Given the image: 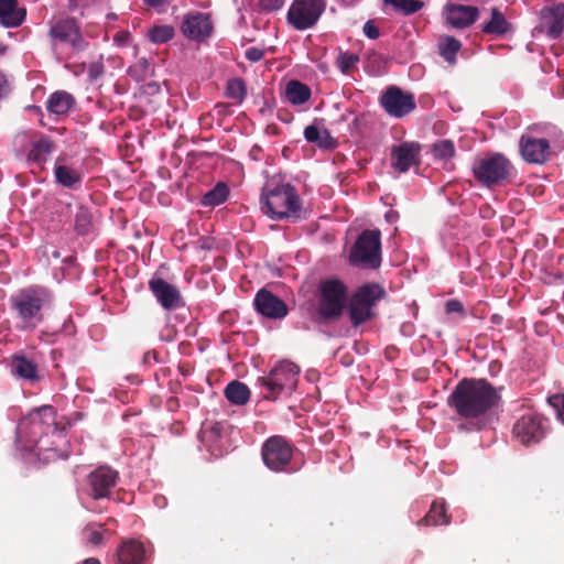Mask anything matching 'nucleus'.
Wrapping results in <instances>:
<instances>
[{
	"mask_svg": "<svg viewBox=\"0 0 564 564\" xmlns=\"http://www.w3.org/2000/svg\"><path fill=\"white\" fill-rule=\"evenodd\" d=\"M64 440V430L56 423L54 408L44 405L24 416L17 427L18 446L23 451L43 456L44 460L61 457L58 445Z\"/></svg>",
	"mask_w": 564,
	"mask_h": 564,
	"instance_id": "1",
	"label": "nucleus"
},
{
	"mask_svg": "<svg viewBox=\"0 0 564 564\" xmlns=\"http://www.w3.org/2000/svg\"><path fill=\"white\" fill-rule=\"evenodd\" d=\"M498 400V392L485 379H463L448 397V404L469 419L485 414Z\"/></svg>",
	"mask_w": 564,
	"mask_h": 564,
	"instance_id": "2",
	"label": "nucleus"
},
{
	"mask_svg": "<svg viewBox=\"0 0 564 564\" xmlns=\"http://www.w3.org/2000/svg\"><path fill=\"white\" fill-rule=\"evenodd\" d=\"M563 148V133L552 123L530 126L519 141L522 159L531 164H544Z\"/></svg>",
	"mask_w": 564,
	"mask_h": 564,
	"instance_id": "3",
	"label": "nucleus"
},
{
	"mask_svg": "<svg viewBox=\"0 0 564 564\" xmlns=\"http://www.w3.org/2000/svg\"><path fill=\"white\" fill-rule=\"evenodd\" d=\"M261 209L272 219L300 217L301 203L295 188L283 182L269 181L261 194Z\"/></svg>",
	"mask_w": 564,
	"mask_h": 564,
	"instance_id": "4",
	"label": "nucleus"
},
{
	"mask_svg": "<svg viewBox=\"0 0 564 564\" xmlns=\"http://www.w3.org/2000/svg\"><path fill=\"white\" fill-rule=\"evenodd\" d=\"M300 367L289 360L279 361L265 377L258 382L265 389L263 397L275 400L282 394H291L299 382Z\"/></svg>",
	"mask_w": 564,
	"mask_h": 564,
	"instance_id": "5",
	"label": "nucleus"
},
{
	"mask_svg": "<svg viewBox=\"0 0 564 564\" xmlns=\"http://www.w3.org/2000/svg\"><path fill=\"white\" fill-rule=\"evenodd\" d=\"M347 303V288L337 279L324 280L317 290V312L325 321L338 318Z\"/></svg>",
	"mask_w": 564,
	"mask_h": 564,
	"instance_id": "6",
	"label": "nucleus"
},
{
	"mask_svg": "<svg viewBox=\"0 0 564 564\" xmlns=\"http://www.w3.org/2000/svg\"><path fill=\"white\" fill-rule=\"evenodd\" d=\"M12 306L24 322L41 318V310L52 301L48 290L42 286H29L20 290L11 299Z\"/></svg>",
	"mask_w": 564,
	"mask_h": 564,
	"instance_id": "7",
	"label": "nucleus"
},
{
	"mask_svg": "<svg viewBox=\"0 0 564 564\" xmlns=\"http://www.w3.org/2000/svg\"><path fill=\"white\" fill-rule=\"evenodd\" d=\"M380 236L379 230H365L351 251V263L362 268H378L381 263Z\"/></svg>",
	"mask_w": 564,
	"mask_h": 564,
	"instance_id": "8",
	"label": "nucleus"
},
{
	"mask_svg": "<svg viewBox=\"0 0 564 564\" xmlns=\"http://www.w3.org/2000/svg\"><path fill=\"white\" fill-rule=\"evenodd\" d=\"M384 295L383 289L376 283L365 284L352 295L349 315L352 324L358 326L372 316V307Z\"/></svg>",
	"mask_w": 564,
	"mask_h": 564,
	"instance_id": "9",
	"label": "nucleus"
},
{
	"mask_svg": "<svg viewBox=\"0 0 564 564\" xmlns=\"http://www.w3.org/2000/svg\"><path fill=\"white\" fill-rule=\"evenodd\" d=\"M512 164L502 154H495L479 162L474 169L475 177L485 186L506 181L512 174Z\"/></svg>",
	"mask_w": 564,
	"mask_h": 564,
	"instance_id": "10",
	"label": "nucleus"
},
{
	"mask_svg": "<svg viewBox=\"0 0 564 564\" xmlns=\"http://www.w3.org/2000/svg\"><path fill=\"white\" fill-rule=\"evenodd\" d=\"M324 0H294L288 12V20L296 30L312 28L325 10Z\"/></svg>",
	"mask_w": 564,
	"mask_h": 564,
	"instance_id": "11",
	"label": "nucleus"
},
{
	"mask_svg": "<svg viewBox=\"0 0 564 564\" xmlns=\"http://www.w3.org/2000/svg\"><path fill=\"white\" fill-rule=\"evenodd\" d=\"M292 457L293 447L283 436H271L262 446L263 462L273 471L284 470Z\"/></svg>",
	"mask_w": 564,
	"mask_h": 564,
	"instance_id": "12",
	"label": "nucleus"
},
{
	"mask_svg": "<svg viewBox=\"0 0 564 564\" xmlns=\"http://www.w3.org/2000/svg\"><path fill=\"white\" fill-rule=\"evenodd\" d=\"M380 106L392 118L401 119L410 115L415 108L414 95L403 91L397 86H390L379 99Z\"/></svg>",
	"mask_w": 564,
	"mask_h": 564,
	"instance_id": "13",
	"label": "nucleus"
},
{
	"mask_svg": "<svg viewBox=\"0 0 564 564\" xmlns=\"http://www.w3.org/2000/svg\"><path fill=\"white\" fill-rule=\"evenodd\" d=\"M544 433V420L536 413L522 415L513 426L514 437L523 445L540 442Z\"/></svg>",
	"mask_w": 564,
	"mask_h": 564,
	"instance_id": "14",
	"label": "nucleus"
},
{
	"mask_svg": "<svg viewBox=\"0 0 564 564\" xmlns=\"http://www.w3.org/2000/svg\"><path fill=\"white\" fill-rule=\"evenodd\" d=\"M181 31L187 39L202 42L210 36L213 23L205 13L189 12L183 19Z\"/></svg>",
	"mask_w": 564,
	"mask_h": 564,
	"instance_id": "15",
	"label": "nucleus"
},
{
	"mask_svg": "<svg viewBox=\"0 0 564 564\" xmlns=\"http://www.w3.org/2000/svg\"><path fill=\"white\" fill-rule=\"evenodd\" d=\"M421 145L416 142H403L391 150V166L399 173H405L420 163Z\"/></svg>",
	"mask_w": 564,
	"mask_h": 564,
	"instance_id": "16",
	"label": "nucleus"
},
{
	"mask_svg": "<svg viewBox=\"0 0 564 564\" xmlns=\"http://www.w3.org/2000/svg\"><path fill=\"white\" fill-rule=\"evenodd\" d=\"M118 473L109 467H99L88 476L91 496L95 499L106 498L116 486Z\"/></svg>",
	"mask_w": 564,
	"mask_h": 564,
	"instance_id": "17",
	"label": "nucleus"
},
{
	"mask_svg": "<svg viewBox=\"0 0 564 564\" xmlns=\"http://www.w3.org/2000/svg\"><path fill=\"white\" fill-rule=\"evenodd\" d=\"M50 36L56 43L69 44L79 50L83 47V37L78 25L73 19L59 20L50 29Z\"/></svg>",
	"mask_w": 564,
	"mask_h": 564,
	"instance_id": "18",
	"label": "nucleus"
},
{
	"mask_svg": "<svg viewBox=\"0 0 564 564\" xmlns=\"http://www.w3.org/2000/svg\"><path fill=\"white\" fill-rule=\"evenodd\" d=\"M149 289L165 310H173L183 304L178 289L162 278H152L149 282Z\"/></svg>",
	"mask_w": 564,
	"mask_h": 564,
	"instance_id": "19",
	"label": "nucleus"
},
{
	"mask_svg": "<svg viewBox=\"0 0 564 564\" xmlns=\"http://www.w3.org/2000/svg\"><path fill=\"white\" fill-rule=\"evenodd\" d=\"M446 22L456 29L471 25L478 18V9L473 6L448 3L444 8Z\"/></svg>",
	"mask_w": 564,
	"mask_h": 564,
	"instance_id": "20",
	"label": "nucleus"
},
{
	"mask_svg": "<svg viewBox=\"0 0 564 564\" xmlns=\"http://www.w3.org/2000/svg\"><path fill=\"white\" fill-rule=\"evenodd\" d=\"M257 311L270 318H282L288 314L285 303L267 290H261L254 299Z\"/></svg>",
	"mask_w": 564,
	"mask_h": 564,
	"instance_id": "21",
	"label": "nucleus"
},
{
	"mask_svg": "<svg viewBox=\"0 0 564 564\" xmlns=\"http://www.w3.org/2000/svg\"><path fill=\"white\" fill-rule=\"evenodd\" d=\"M200 438L214 456L218 457L224 454V426L220 423L216 422L204 425Z\"/></svg>",
	"mask_w": 564,
	"mask_h": 564,
	"instance_id": "22",
	"label": "nucleus"
},
{
	"mask_svg": "<svg viewBox=\"0 0 564 564\" xmlns=\"http://www.w3.org/2000/svg\"><path fill=\"white\" fill-rule=\"evenodd\" d=\"M26 15V10L18 6L17 0H0V22L6 28L20 26Z\"/></svg>",
	"mask_w": 564,
	"mask_h": 564,
	"instance_id": "23",
	"label": "nucleus"
},
{
	"mask_svg": "<svg viewBox=\"0 0 564 564\" xmlns=\"http://www.w3.org/2000/svg\"><path fill=\"white\" fill-rule=\"evenodd\" d=\"M144 547L135 540H128L118 550L119 564H142L144 560Z\"/></svg>",
	"mask_w": 564,
	"mask_h": 564,
	"instance_id": "24",
	"label": "nucleus"
},
{
	"mask_svg": "<svg viewBox=\"0 0 564 564\" xmlns=\"http://www.w3.org/2000/svg\"><path fill=\"white\" fill-rule=\"evenodd\" d=\"M543 18L547 35L553 39L558 37L564 30V4L560 3L547 9Z\"/></svg>",
	"mask_w": 564,
	"mask_h": 564,
	"instance_id": "25",
	"label": "nucleus"
},
{
	"mask_svg": "<svg viewBox=\"0 0 564 564\" xmlns=\"http://www.w3.org/2000/svg\"><path fill=\"white\" fill-rule=\"evenodd\" d=\"M11 372L13 376L30 382H35L40 379L36 365L24 356L13 357Z\"/></svg>",
	"mask_w": 564,
	"mask_h": 564,
	"instance_id": "26",
	"label": "nucleus"
},
{
	"mask_svg": "<svg viewBox=\"0 0 564 564\" xmlns=\"http://www.w3.org/2000/svg\"><path fill=\"white\" fill-rule=\"evenodd\" d=\"M74 104V98L66 91H55L47 100V109L55 115H65Z\"/></svg>",
	"mask_w": 564,
	"mask_h": 564,
	"instance_id": "27",
	"label": "nucleus"
},
{
	"mask_svg": "<svg viewBox=\"0 0 564 564\" xmlns=\"http://www.w3.org/2000/svg\"><path fill=\"white\" fill-rule=\"evenodd\" d=\"M285 96L292 105H302L311 98V89L299 80H291L286 85Z\"/></svg>",
	"mask_w": 564,
	"mask_h": 564,
	"instance_id": "28",
	"label": "nucleus"
},
{
	"mask_svg": "<svg viewBox=\"0 0 564 564\" xmlns=\"http://www.w3.org/2000/svg\"><path fill=\"white\" fill-rule=\"evenodd\" d=\"M304 138L310 143H315L321 148H330L334 144V140L330 137L329 132L319 128L317 124L313 123L307 126L304 130Z\"/></svg>",
	"mask_w": 564,
	"mask_h": 564,
	"instance_id": "29",
	"label": "nucleus"
},
{
	"mask_svg": "<svg viewBox=\"0 0 564 564\" xmlns=\"http://www.w3.org/2000/svg\"><path fill=\"white\" fill-rule=\"evenodd\" d=\"M54 174L57 183L65 187H73L82 180V175L77 170L61 162L56 163Z\"/></svg>",
	"mask_w": 564,
	"mask_h": 564,
	"instance_id": "30",
	"label": "nucleus"
},
{
	"mask_svg": "<svg viewBox=\"0 0 564 564\" xmlns=\"http://www.w3.org/2000/svg\"><path fill=\"white\" fill-rule=\"evenodd\" d=\"M225 395L231 403L243 405L250 398V390L245 383L232 381L226 387Z\"/></svg>",
	"mask_w": 564,
	"mask_h": 564,
	"instance_id": "31",
	"label": "nucleus"
},
{
	"mask_svg": "<svg viewBox=\"0 0 564 564\" xmlns=\"http://www.w3.org/2000/svg\"><path fill=\"white\" fill-rule=\"evenodd\" d=\"M509 24L503 14L497 9L492 8L491 19L482 28V31L488 34L501 35L508 31Z\"/></svg>",
	"mask_w": 564,
	"mask_h": 564,
	"instance_id": "32",
	"label": "nucleus"
},
{
	"mask_svg": "<svg viewBox=\"0 0 564 564\" xmlns=\"http://www.w3.org/2000/svg\"><path fill=\"white\" fill-rule=\"evenodd\" d=\"M228 195V186L225 183H218L213 189L204 195L202 204L204 206L214 207L223 204L227 199Z\"/></svg>",
	"mask_w": 564,
	"mask_h": 564,
	"instance_id": "33",
	"label": "nucleus"
},
{
	"mask_svg": "<svg viewBox=\"0 0 564 564\" xmlns=\"http://www.w3.org/2000/svg\"><path fill=\"white\" fill-rule=\"evenodd\" d=\"M460 42L452 36H445L440 41L438 48L440 54L448 63H454L456 53L460 50Z\"/></svg>",
	"mask_w": 564,
	"mask_h": 564,
	"instance_id": "34",
	"label": "nucleus"
},
{
	"mask_svg": "<svg viewBox=\"0 0 564 564\" xmlns=\"http://www.w3.org/2000/svg\"><path fill=\"white\" fill-rule=\"evenodd\" d=\"M427 525L447 524L448 518L446 516L445 506L443 502H434L429 513L423 519Z\"/></svg>",
	"mask_w": 564,
	"mask_h": 564,
	"instance_id": "35",
	"label": "nucleus"
},
{
	"mask_svg": "<svg viewBox=\"0 0 564 564\" xmlns=\"http://www.w3.org/2000/svg\"><path fill=\"white\" fill-rule=\"evenodd\" d=\"M226 95L228 98L241 102L247 95V86L243 79L232 78L227 83Z\"/></svg>",
	"mask_w": 564,
	"mask_h": 564,
	"instance_id": "36",
	"label": "nucleus"
},
{
	"mask_svg": "<svg viewBox=\"0 0 564 564\" xmlns=\"http://www.w3.org/2000/svg\"><path fill=\"white\" fill-rule=\"evenodd\" d=\"M52 142L47 139H42L35 142L30 150L29 156L34 161H44L46 156L52 152Z\"/></svg>",
	"mask_w": 564,
	"mask_h": 564,
	"instance_id": "37",
	"label": "nucleus"
},
{
	"mask_svg": "<svg viewBox=\"0 0 564 564\" xmlns=\"http://www.w3.org/2000/svg\"><path fill=\"white\" fill-rule=\"evenodd\" d=\"M173 36L174 29L171 25H158L149 31V37L153 43H165Z\"/></svg>",
	"mask_w": 564,
	"mask_h": 564,
	"instance_id": "38",
	"label": "nucleus"
},
{
	"mask_svg": "<svg viewBox=\"0 0 564 564\" xmlns=\"http://www.w3.org/2000/svg\"><path fill=\"white\" fill-rule=\"evenodd\" d=\"M384 2L404 14H412L419 11L423 6L422 2L417 0H384Z\"/></svg>",
	"mask_w": 564,
	"mask_h": 564,
	"instance_id": "39",
	"label": "nucleus"
},
{
	"mask_svg": "<svg viewBox=\"0 0 564 564\" xmlns=\"http://www.w3.org/2000/svg\"><path fill=\"white\" fill-rule=\"evenodd\" d=\"M128 73L137 82H142L151 74V67L145 58H140L129 67Z\"/></svg>",
	"mask_w": 564,
	"mask_h": 564,
	"instance_id": "40",
	"label": "nucleus"
},
{
	"mask_svg": "<svg viewBox=\"0 0 564 564\" xmlns=\"http://www.w3.org/2000/svg\"><path fill=\"white\" fill-rule=\"evenodd\" d=\"M433 154L438 160H448L455 154V147L451 140H440L433 145Z\"/></svg>",
	"mask_w": 564,
	"mask_h": 564,
	"instance_id": "41",
	"label": "nucleus"
},
{
	"mask_svg": "<svg viewBox=\"0 0 564 564\" xmlns=\"http://www.w3.org/2000/svg\"><path fill=\"white\" fill-rule=\"evenodd\" d=\"M91 226V215L88 209L79 207L75 215V229L78 234L85 235Z\"/></svg>",
	"mask_w": 564,
	"mask_h": 564,
	"instance_id": "42",
	"label": "nucleus"
},
{
	"mask_svg": "<svg viewBox=\"0 0 564 564\" xmlns=\"http://www.w3.org/2000/svg\"><path fill=\"white\" fill-rule=\"evenodd\" d=\"M358 62L359 56L349 52H340L336 59V64L343 74H347Z\"/></svg>",
	"mask_w": 564,
	"mask_h": 564,
	"instance_id": "43",
	"label": "nucleus"
},
{
	"mask_svg": "<svg viewBox=\"0 0 564 564\" xmlns=\"http://www.w3.org/2000/svg\"><path fill=\"white\" fill-rule=\"evenodd\" d=\"M550 404L555 409L558 420L564 424V394L549 398Z\"/></svg>",
	"mask_w": 564,
	"mask_h": 564,
	"instance_id": "44",
	"label": "nucleus"
},
{
	"mask_svg": "<svg viewBox=\"0 0 564 564\" xmlns=\"http://www.w3.org/2000/svg\"><path fill=\"white\" fill-rule=\"evenodd\" d=\"M84 534L89 544L97 546L102 543V534L100 531L95 530L91 525H88L84 530Z\"/></svg>",
	"mask_w": 564,
	"mask_h": 564,
	"instance_id": "45",
	"label": "nucleus"
},
{
	"mask_svg": "<svg viewBox=\"0 0 564 564\" xmlns=\"http://www.w3.org/2000/svg\"><path fill=\"white\" fill-rule=\"evenodd\" d=\"M284 0H260V6L265 11H275L283 7Z\"/></svg>",
	"mask_w": 564,
	"mask_h": 564,
	"instance_id": "46",
	"label": "nucleus"
},
{
	"mask_svg": "<svg viewBox=\"0 0 564 564\" xmlns=\"http://www.w3.org/2000/svg\"><path fill=\"white\" fill-rule=\"evenodd\" d=\"M364 33L367 37H369L371 40H376L380 35L379 29L375 25V23L372 21H367L365 23Z\"/></svg>",
	"mask_w": 564,
	"mask_h": 564,
	"instance_id": "47",
	"label": "nucleus"
},
{
	"mask_svg": "<svg viewBox=\"0 0 564 564\" xmlns=\"http://www.w3.org/2000/svg\"><path fill=\"white\" fill-rule=\"evenodd\" d=\"M463 304L458 300H449L445 304L446 313H463Z\"/></svg>",
	"mask_w": 564,
	"mask_h": 564,
	"instance_id": "48",
	"label": "nucleus"
},
{
	"mask_svg": "<svg viewBox=\"0 0 564 564\" xmlns=\"http://www.w3.org/2000/svg\"><path fill=\"white\" fill-rule=\"evenodd\" d=\"M246 57L250 62H258L263 57V52L260 48L250 47L246 51Z\"/></svg>",
	"mask_w": 564,
	"mask_h": 564,
	"instance_id": "49",
	"label": "nucleus"
},
{
	"mask_svg": "<svg viewBox=\"0 0 564 564\" xmlns=\"http://www.w3.org/2000/svg\"><path fill=\"white\" fill-rule=\"evenodd\" d=\"M10 89L11 86L7 75L0 72V97L9 94Z\"/></svg>",
	"mask_w": 564,
	"mask_h": 564,
	"instance_id": "50",
	"label": "nucleus"
},
{
	"mask_svg": "<svg viewBox=\"0 0 564 564\" xmlns=\"http://www.w3.org/2000/svg\"><path fill=\"white\" fill-rule=\"evenodd\" d=\"M128 39H129L128 33H122V34L115 36V41L120 45H123L128 41Z\"/></svg>",
	"mask_w": 564,
	"mask_h": 564,
	"instance_id": "51",
	"label": "nucleus"
},
{
	"mask_svg": "<svg viewBox=\"0 0 564 564\" xmlns=\"http://www.w3.org/2000/svg\"><path fill=\"white\" fill-rule=\"evenodd\" d=\"M143 1L145 4H148L149 7H152V8L160 7L165 2V0H143Z\"/></svg>",
	"mask_w": 564,
	"mask_h": 564,
	"instance_id": "52",
	"label": "nucleus"
},
{
	"mask_svg": "<svg viewBox=\"0 0 564 564\" xmlns=\"http://www.w3.org/2000/svg\"><path fill=\"white\" fill-rule=\"evenodd\" d=\"M83 564H100V562L96 558H87Z\"/></svg>",
	"mask_w": 564,
	"mask_h": 564,
	"instance_id": "53",
	"label": "nucleus"
}]
</instances>
